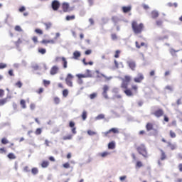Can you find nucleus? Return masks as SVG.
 I'll return each mask as SVG.
<instances>
[{
	"label": "nucleus",
	"mask_w": 182,
	"mask_h": 182,
	"mask_svg": "<svg viewBox=\"0 0 182 182\" xmlns=\"http://www.w3.org/2000/svg\"><path fill=\"white\" fill-rule=\"evenodd\" d=\"M41 43H43L44 45H46V43H51L52 45H55V40H43L41 41Z\"/></svg>",
	"instance_id": "dca6fc26"
},
{
	"label": "nucleus",
	"mask_w": 182,
	"mask_h": 182,
	"mask_svg": "<svg viewBox=\"0 0 182 182\" xmlns=\"http://www.w3.org/2000/svg\"><path fill=\"white\" fill-rule=\"evenodd\" d=\"M20 105L22 109H26V102L25 101V100H21L20 101Z\"/></svg>",
	"instance_id": "393cba45"
},
{
	"label": "nucleus",
	"mask_w": 182,
	"mask_h": 182,
	"mask_svg": "<svg viewBox=\"0 0 182 182\" xmlns=\"http://www.w3.org/2000/svg\"><path fill=\"white\" fill-rule=\"evenodd\" d=\"M61 60L63 62V68L64 69H68V60H66V58L62 57Z\"/></svg>",
	"instance_id": "ddd939ff"
},
{
	"label": "nucleus",
	"mask_w": 182,
	"mask_h": 182,
	"mask_svg": "<svg viewBox=\"0 0 182 182\" xmlns=\"http://www.w3.org/2000/svg\"><path fill=\"white\" fill-rule=\"evenodd\" d=\"M63 139V140H72V139H73V135L68 134L67 136H64Z\"/></svg>",
	"instance_id": "bb28decb"
},
{
	"label": "nucleus",
	"mask_w": 182,
	"mask_h": 182,
	"mask_svg": "<svg viewBox=\"0 0 182 182\" xmlns=\"http://www.w3.org/2000/svg\"><path fill=\"white\" fill-rule=\"evenodd\" d=\"M114 147H116V144H114V142L112 141L108 144V149L109 150L114 149Z\"/></svg>",
	"instance_id": "aec40b11"
},
{
	"label": "nucleus",
	"mask_w": 182,
	"mask_h": 182,
	"mask_svg": "<svg viewBox=\"0 0 182 182\" xmlns=\"http://www.w3.org/2000/svg\"><path fill=\"white\" fill-rule=\"evenodd\" d=\"M169 134H170V136L172 138V139H175V137L176 136V132H173V131H170L169 132Z\"/></svg>",
	"instance_id": "58836bf2"
},
{
	"label": "nucleus",
	"mask_w": 182,
	"mask_h": 182,
	"mask_svg": "<svg viewBox=\"0 0 182 182\" xmlns=\"http://www.w3.org/2000/svg\"><path fill=\"white\" fill-rule=\"evenodd\" d=\"M132 28L133 32L136 35H139V33H141V32H143V29H144V24H143V23H140L139 24L137 23V21H132Z\"/></svg>",
	"instance_id": "f257e3e1"
},
{
	"label": "nucleus",
	"mask_w": 182,
	"mask_h": 182,
	"mask_svg": "<svg viewBox=\"0 0 182 182\" xmlns=\"http://www.w3.org/2000/svg\"><path fill=\"white\" fill-rule=\"evenodd\" d=\"M120 53V50H117L116 51H115V55H114V58H119V54Z\"/></svg>",
	"instance_id": "bf43d9fd"
},
{
	"label": "nucleus",
	"mask_w": 182,
	"mask_h": 182,
	"mask_svg": "<svg viewBox=\"0 0 182 182\" xmlns=\"http://www.w3.org/2000/svg\"><path fill=\"white\" fill-rule=\"evenodd\" d=\"M114 63L116 69H119V63L117 62V60H114Z\"/></svg>",
	"instance_id": "e2e57ef3"
},
{
	"label": "nucleus",
	"mask_w": 182,
	"mask_h": 182,
	"mask_svg": "<svg viewBox=\"0 0 182 182\" xmlns=\"http://www.w3.org/2000/svg\"><path fill=\"white\" fill-rule=\"evenodd\" d=\"M65 19L66 21H73V19H75V16H67Z\"/></svg>",
	"instance_id": "79ce46f5"
},
{
	"label": "nucleus",
	"mask_w": 182,
	"mask_h": 182,
	"mask_svg": "<svg viewBox=\"0 0 182 182\" xmlns=\"http://www.w3.org/2000/svg\"><path fill=\"white\" fill-rule=\"evenodd\" d=\"M63 167H64V168H69V167H70V164L69 163H65L63 164Z\"/></svg>",
	"instance_id": "6e6d98bb"
},
{
	"label": "nucleus",
	"mask_w": 182,
	"mask_h": 182,
	"mask_svg": "<svg viewBox=\"0 0 182 182\" xmlns=\"http://www.w3.org/2000/svg\"><path fill=\"white\" fill-rule=\"evenodd\" d=\"M168 146H170L171 149L172 150H176V149H177V145L173 144L170 142H168Z\"/></svg>",
	"instance_id": "f704fd0d"
},
{
	"label": "nucleus",
	"mask_w": 182,
	"mask_h": 182,
	"mask_svg": "<svg viewBox=\"0 0 182 182\" xmlns=\"http://www.w3.org/2000/svg\"><path fill=\"white\" fill-rule=\"evenodd\" d=\"M127 64L128 65L130 70H135V69H136V62L134 60H128L127 61Z\"/></svg>",
	"instance_id": "0eeeda50"
},
{
	"label": "nucleus",
	"mask_w": 182,
	"mask_h": 182,
	"mask_svg": "<svg viewBox=\"0 0 182 182\" xmlns=\"http://www.w3.org/2000/svg\"><path fill=\"white\" fill-rule=\"evenodd\" d=\"M122 83L121 85V87L122 89H127V87L129 86V83H130V80H132V77L129 75H126L124 78L122 79Z\"/></svg>",
	"instance_id": "7ed1b4c3"
},
{
	"label": "nucleus",
	"mask_w": 182,
	"mask_h": 182,
	"mask_svg": "<svg viewBox=\"0 0 182 182\" xmlns=\"http://www.w3.org/2000/svg\"><path fill=\"white\" fill-rule=\"evenodd\" d=\"M98 156H100V157H102L103 159H105V157H107V156H110V152L104 151V152L98 154Z\"/></svg>",
	"instance_id": "2eb2a0df"
},
{
	"label": "nucleus",
	"mask_w": 182,
	"mask_h": 182,
	"mask_svg": "<svg viewBox=\"0 0 182 182\" xmlns=\"http://www.w3.org/2000/svg\"><path fill=\"white\" fill-rule=\"evenodd\" d=\"M156 23L157 26H161L163 25V21L158 20V21H156Z\"/></svg>",
	"instance_id": "8fccbe9b"
},
{
	"label": "nucleus",
	"mask_w": 182,
	"mask_h": 182,
	"mask_svg": "<svg viewBox=\"0 0 182 182\" xmlns=\"http://www.w3.org/2000/svg\"><path fill=\"white\" fill-rule=\"evenodd\" d=\"M102 90H103L102 96H104L105 99H109V96H107V90H109V86L104 85Z\"/></svg>",
	"instance_id": "9d476101"
},
{
	"label": "nucleus",
	"mask_w": 182,
	"mask_h": 182,
	"mask_svg": "<svg viewBox=\"0 0 182 182\" xmlns=\"http://www.w3.org/2000/svg\"><path fill=\"white\" fill-rule=\"evenodd\" d=\"M38 53H41V55H45V53H46V49H45V48H39L38 49Z\"/></svg>",
	"instance_id": "4c0bfd02"
},
{
	"label": "nucleus",
	"mask_w": 182,
	"mask_h": 182,
	"mask_svg": "<svg viewBox=\"0 0 182 182\" xmlns=\"http://www.w3.org/2000/svg\"><path fill=\"white\" fill-rule=\"evenodd\" d=\"M89 22L91 26L95 25V20H93V18H89Z\"/></svg>",
	"instance_id": "0e129e2a"
},
{
	"label": "nucleus",
	"mask_w": 182,
	"mask_h": 182,
	"mask_svg": "<svg viewBox=\"0 0 182 182\" xmlns=\"http://www.w3.org/2000/svg\"><path fill=\"white\" fill-rule=\"evenodd\" d=\"M31 173L33 174V176H36L39 173V171L38 170V168H33L31 169Z\"/></svg>",
	"instance_id": "c85d7f7f"
},
{
	"label": "nucleus",
	"mask_w": 182,
	"mask_h": 182,
	"mask_svg": "<svg viewBox=\"0 0 182 182\" xmlns=\"http://www.w3.org/2000/svg\"><path fill=\"white\" fill-rule=\"evenodd\" d=\"M54 103L55 105H59L60 103V99H59V97H54Z\"/></svg>",
	"instance_id": "e433bc0d"
},
{
	"label": "nucleus",
	"mask_w": 182,
	"mask_h": 182,
	"mask_svg": "<svg viewBox=\"0 0 182 182\" xmlns=\"http://www.w3.org/2000/svg\"><path fill=\"white\" fill-rule=\"evenodd\" d=\"M100 76H102V77H105V79H106V80H112V79H113V77H112V76L107 77L103 73H101Z\"/></svg>",
	"instance_id": "473e14b6"
},
{
	"label": "nucleus",
	"mask_w": 182,
	"mask_h": 182,
	"mask_svg": "<svg viewBox=\"0 0 182 182\" xmlns=\"http://www.w3.org/2000/svg\"><path fill=\"white\" fill-rule=\"evenodd\" d=\"M169 52H170L171 55H172V56H176V53L178 52V50H174L173 48H171L169 50Z\"/></svg>",
	"instance_id": "c9c22d12"
},
{
	"label": "nucleus",
	"mask_w": 182,
	"mask_h": 182,
	"mask_svg": "<svg viewBox=\"0 0 182 182\" xmlns=\"http://www.w3.org/2000/svg\"><path fill=\"white\" fill-rule=\"evenodd\" d=\"M73 75L70 73L67 75L65 78L66 85L69 86V87H73Z\"/></svg>",
	"instance_id": "20e7f679"
},
{
	"label": "nucleus",
	"mask_w": 182,
	"mask_h": 182,
	"mask_svg": "<svg viewBox=\"0 0 182 182\" xmlns=\"http://www.w3.org/2000/svg\"><path fill=\"white\" fill-rule=\"evenodd\" d=\"M62 8H63V12H70V9H69L70 5H69V3L68 2L63 3Z\"/></svg>",
	"instance_id": "1a4fd4ad"
},
{
	"label": "nucleus",
	"mask_w": 182,
	"mask_h": 182,
	"mask_svg": "<svg viewBox=\"0 0 182 182\" xmlns=\"http://www.w3.org/2000/svg\"><path fill=\"white\" fill-rule=\"evenodd\" d=\"M36 134L37 136H39V134H42V129L41 128H38L36 130Z\"/></svg>",
	"instance_id": "ea45409f"
},
{
	"label": "nucleus",
	"mask_w": 182,
	"mask_h": 182,
	"mask_svg": "<svg viewBox=\"0 0 182 182\" xmlns=\"http://www.w3.org/2000/svg\"><path fill=\"white\" fill-rule=\"evenodd\" d=\"M7 65L3 63H0V69H5L6 68Z\"/></svg>",
	"instance_id": "5fc2aeb1"
},
{
	"label": "nucleus",
	"mask_w": 182,
	"mask_h": 182,
	"mask_svg": "<svg viewBox=\"0 0 182 182\" xmlns=\"http://www.w3.org/2000/svg\"><path fill=\"white\" fill-rule=\"evenodd\" d=\"M111 38L112 41H116L117 39V35H116L115 33H112L111 35Z\"/></svg>",
	"instance_id": "de8ad7c7"
},
{
	"label": "nucleus",
	"mask_w": 182,
	"mask_h": 182,
	"mask_svg": "<svg viewBox=\"0 0 182 182\" xmlns=\"http://www.w3.org/2000/svg\"><path fill=\"white\" fill-rule=\"evenodd\" d=\"M8 159H9L10 160H15V159H16V156H15V154L14 153H9L7 155Z\"/></svg>",
	"instance_id": "412c9836"
},
{
	"label": "nucleus",
	"mask_w": 182,
	"mask_h": 182,
	"mask_svg": "<svg viewBox=\"0 0 182 182\" xmlns=\"http://www.w3.org/2000/svg\"><path fill=\"white\" fill-rule=\"evenodd\" d=\"M151 15L153 19H156V18H159V11L157 10L152 11Z\"/></svg>",
	"instance_id": "4468645a"
},
{
	"label": "nucleus",
	"mask_w": 182,
	"mask_h": 182,
	"mask_svg": "<svg viewBox=\"0 0 182 182\" xmlns=\"http://www.w3.org/2000/svg\"><path fill=\"white\" fill-rule=\"evenodd\" d=\"M90 53H92V50H87L85 52V55H90Z\"/></svg>",
	"instance_id": "774afa93"
},
{
	"label": "nucleus",
	"mask_w": 182,
	"mask_h": 182,
	"mask_svg": "<svg viewBox=\"0 0 182 182\" xmlns=\"http://www.w3.org/2000/svg\"><path fill=\"white\" fill-rule=\"evenodd\" d=\"M136 167H143V164L141 163V161H138L137 162H136Z\"/></svg>",
	"instance_id": "4d7b16f0"
},
{
	"label": "nucleus",
	"mask_w": 182,
	"mask_h": 182,
	"mask_svg": "<svg viewBox=\"0 0 182 182\" xmlns=\"http://www.w3.org/2000/svg\"><path fill=\"white\" fill-rule=\"evenodd\" d=\"M1 143H2V144H8V143H9V141H8V139H6V138H3L1 139Z\"/></svg>",
	"instance_id": "a18cd8bd"
},
{
	"label": "nucleus",
	"mask_w": 182,
	"mask_h": 182,
	"mask_svg": "<svg viewBox=\"0 0 182 182\" xmlns=\"http://www.w3.org/2000/svg\"><path fill=\"white\" fill-rule=\"evenodd\" d=\"M23 171H24L25 173H29V171H31V170L29 169V167H28V166H25V167L23 168Z\"/></svg>",
	"instance_id": "13d9d810"
},
{
	"label": "nucleus",
	"mask_w": 182,
	"mask_h": 182,
	"mask_svg": "<svg viewBox=\"0 0 182 182\" xmlns=\"http://www.w3.org/2000/svg\"><path fill=\"white\" fill-rule=\"evenodd\" d=\"M4 95H5V91L2 89H0V97H4Z\"/></svg>",
	"instance_id": "052dcab7"
},
{
	"label": "nucleus",
	"mask_w": 182,
	"mask_h": 182,
	"mask_svg": "<svg viewBox=\"0 0 182 182\" xmlns=\"http://www.w3.org/2000/svg\"><path fill=\"white\" fill-rule=\"evenodd\" d=\"M124 92L129 97L133 96V92H132V90L129 89L125 90Z\"/></svg>",
	"instance_id": "4be33fe9"
},
{
	"label": "nucleus",
	"mask_w": 182,
	"mask_h": 182,
	"mask_svg": "<svg viewBox=\"0 0 182 182\" xmlns=\"http://www.w3.org/2000/svg\"><path fill=\"white\" fill-rule=\"evenodd\" d=\"M15 31H16L17 32H22V28L19 26H16Z\"/></svg>",
	"instance_id": "3c124183"
},
{
	"label": "nucleus",
	"mask_w": 182,
	"mask_h": 182,
	"mask_svg": "<svg viewBox=\"0 0 182 182\" xmlns=\"http://www.w3.org/2000/svg\"><path fill=\"white\" fill-rule=\"evenodd\" d=\"M76 76L78 79H82V77H92V74H77Z\"/></svg>",
	"instance_id": "f8f14e48"
},
{
	"label": "nucleus",
	"mask_w": 182,
	"mask_h": 182,
	"mask_svg": "<svg viewBox=\"0 0 182 182\" xmlns=\"http://www.w3.org/2000/svg\"><path fill=\"white\" fill-rule=\"evenodd\" d=\"M102 119H105V114H100L95 117V120H102Z\"/></svg>",
	"instance_id": "7c9ffc66"
},
{
	"label": "nucleus",
	"mask_w": 182,
	"mask_h": 182,
	"mask_svg": "<svg viewBox=\"0 0 182 182\" xmlns=\"http://www.w3.org/2000/svg\"><path fill=\"white\" fill-rule=\"evenodd\" d=\"M87 133L89 136H95V135L97 134V133L96 132H94V131H92V130H88L87 132Z\"/></svg>",
	"instance_id": "72a5a7b5"
},
{
	"label": "nucleus",
	"mask_w": 182,
	"mask_h": 182,
	"mask_svg": "<svg viewBox=\"0 0 182 182\" xmlns=\"http://www.w3.org/2000/svg\"><path fill=\"white\" fill-rule=\"evenodd\" d=\"M111 132H112V133H114V134H119V129L112 128L111 129H109L108 132H106V134H109V133H110Z\"/></svg>",
	"instance_id": "f3484780"
},
{
	"label": "nucleus",
	"mask_w": 182,
	"mask_h": 182,
	"mask_svg": "<svg viewBox=\"0 0 182 182\" xmlns=\"http://www.w3.org/2000/svg\"><path fill=\"white\" fill-rule=\"evenodd\" d=\"M144 80V75H143L141 73H139L137 74V76L135 78H134V82H135V83H141V82H143Z\"/></svg>",
	"instance_id": "39448f33"
},
{
	"label": "nucleus",
	"mask_w": 182,
	"mask_h": 182,
	"mask_svg": "<svg viewBox=\"0 0 182 182\" xmlns=\"http://www.w3.org/2000/svg\"><path fill=\"white\" fill-rule=\"evenodd\" d=\"M122 11L124 14H127V12H130V11H132V6H123Z\"/></svg>",
	"instance_id": "a211bd4d"
},
{
	"label": "nucleus",
	"mask_w": 182,
	"mask_h": 182,
	"mask_svg": "<svg viewBox=\"0 0 182 182\" xmlns=\"http://www.w3.org/2000/svg\"><path fill=\"white\" fill-rule=\"evenodd\" d=\"M71 4H80L83 5V1L82 0H72Z\"/></svg>",
	"instance_id": "2f4dec72"
},
{
	"label": "nucleus",
	"mask_w": 182,
	"mask_h": 182,
	"mask_svg": "<svg viewBox=\"0 0 182 182\" xmlns=\"http://www.w3.org/2000/svg\"><path fill=\"white\" fill-rule=\"evenodd\" d=\"M96 96H97V94L95 93V92H94V93L90 95V98L91 100H93V99H95V98L96 97Z\"/></svg>",
	"instance_id": "09e8293b"
},
{
	"label": "nucleus",
	"mask_w": 182,
	"mask_h": 182,
	"mask_svg": "<svg viewBox=\"0 0 182 182\" xmlns=\"http://www.w3.org/2000/svg\"><path fill=\"white\" fill-rule=\"evenodd\" d=\"M46 29H49L52 26V23H45Z\"/></svg>",
	"instance_id": "680f3d73"
},
{
	"label": "nucleus",
	"mask_w": 182,
	"mask_h": 182,
	"mask_svg": "<svg viewBox=\"0 0 182 182\" xmlns=\"http://www.w3.org/2000/svg\"><path fill=\"white\" fill-rule=\"evenodd\" d=\"M137 151L139 154H141L143 157L147 159L149 156H147V150L146 149V146L144 144H141L139 146L137 147Z\"/></svg>",
	"instance_id": "f03ea898"
},
{
	"label": "nucleus",
	"mask_w": 182,
	"mask_h": 182,
	"mask_svg": "<svg viewBox=\"0 0 182 182\" xmlns=\"http://www.w3.org/2000/svg\"><path fill=\"white\" fill-rule=\"evenodd\" d=\"M16 85L17 86V87H19V89H21V87H22V82L18 81V82L16 83Z\"/></svg>",
	"instance_id": "864d4df0"
},
{
	"label": "nucleus",
	"mask_w": 182,
	"mask_h": 182,
	"mask_svg": "<svg viewBox=\"0 0 182 182\" xmlns=\"http://www.w3.org/2000/svg\"><path fill=\"white\" fill-rule=\"evenodd\" d=\"M68 95H69V91H68V90H64L63 91V96H64V97H66Z\"/></svg>",
	"instance_id": "49530a36"
},
{
	"label": "nucleus",
	"mask_w": 182,
	"mask_h": 182,
	"mask_svg": "<svg viewBox=\"0 0 182 182\" xmlns=\"http://www.w3.org/2000/svg\"><path fill=\"white\" fill-rule=\"evenodd\" d=\"M58 72H59V67L58 65H53L50 69V74L52 76H54V75H58Z\"/></svg>",
	"instance_id": "6e6552de"
},
{
	"label": "nucleus",
	"mask_w": 182,
	"mask_h": 182,
	"mask_svg": "<svg viewBox=\"0 0 182 182\" xmlns=\"http://www.w3.org/2000/svg\"><path fill=\"white\" fill-rule=\"evenodd\" d=\"M146 130L148 131V132H150V130H153V124H151V123H148L147 124H146Z\"/></svg>",
	"instance_id": "cd10ccee"
},
{
	"label": "nucleus",
	"mask_w": 182,
	"mask_h": 182,
	"mask_svg": "<svg viewBox=\"0 0 182 182\" xmlns=\"http://www.w3.org/2000/svg\"><path fill=\"white\" fill-rule=\"evenodd\" d=\"M35 107H36L35 104H31V105H30V109H31V110H35Z\"/></svg>",
	"instance_id": "338daca9"
},
{
	"label": "nucleus",
	"mask_w": 182,
	"mask_h": 182,
	"mask_svg": "<svg viewBox=\"0 0 182 182\" xmlns=\"http://www.w3.org/2000/svg\"><path fill=\"white\" fill-rule=\"evenodd\" d=\"M43 85L44 86H49V85H50V80H43Z\"/></svg>",
	"instance_id": "37998d69"
},
{
	"label": "nucleus",
	"mask_w": 182,
	"mask_h": 182,
	"mask_svg": "<svg viewBox=\"0 0 182 182\" xmlns=\"http://www.w3.org/2000/svg\"><path fill=\"white\" fill-rule=\"evenodd\" d=\"M82 120H86V119H87V112H86L85 110L82 112Z\"/></svg>",
	"instance_id": "c756f323"
},
{
	"label": "nucleus",
	"mask_w": 182,
	"mask_h": 182,
	"mask_svg": "<svg viewBox=\"0 0 182 182\" xmlns=\"http://www.w3.org/2000/svg\"><path fill=\"white\" fill-rule=\"evenodd\" d=\"M153 114L156 117H161V116H163V114H164V112L163 111V109H157L156 111H155Z\"/></svg>",
	"instance_id": "9b49d317"
},
{
	"label": "nucleus",
	"mask_w": 182,
	"mask_h": 182,
	"mask_svg": "<svg viewBox=\"0 0 182 182\" xmlns=\"http://www.w3.org/2000/svg\"><path fill=\"white\" fill-rule=\"evenodd\" d=\"M160 151H161V160H162V161L166 160V159L167 157L166 156V153H164L162 149H160Z\"/></svg>",
	"instance_id": "a878e982"
},
{
	"label": "nucleus",
	"mask_w": 182,
	"mask_h": 182,
	"mask_svg": "<svg viewBox=\"0 0 182 182\" xmlns=\"http://www.w3.org/2000/svg\"><path fill=\"white\" fill-rule=\"evenodd\" d=\"M112 22H114V25H116L119 22H120V18H119V17H117L116 16H114L112 17Z\"/></svg>",
	"instance_id": "6ab92c4d"
},
{
	"label": "nucleus",
	"mask_w": 182,
	"mask_h": 182,
	"mask_svg": "<svg viewBox=\"0 0 182 182\" xmlns=\"http://www.w3.org/2000/svg\"><path fill=\"white\" fill-rule=\"evenodd\" d=\"M73 58H74V59H77V58H80V52L75 51L73 53Z\"/></svg>",
	"instance_id": "b1692460"
},
{
	"label": "nucleus",
	"mask_w": 182,
	"mask_h": 182,
	"mask_svg": "<svg viewBox=\"0 0 182 182\" xmlns=\"http://www.w3.org/2000/svg\"><path fill=\"white\" fill-rule=\"evenodd\" d=\"M87 3L89 6H93V4H95V0H87Z\"/></svg>",
	"instance_id": "603ef678"
},
{
	"label": "nucleus",
	"mask_w": 182,
	"mask_h": 182,
	"mask_svg": "<svg viewBox=\"0 0 182 182\" xmlns=\"http://www.w3.org/2000/svg\"><path fill=\"white\" fill-rule=\"evenodd\" d=\"M113 93H119V88L114 87L112 90Z\"/></svg>",
	"instance_id": "69168bd1"
},
{
	"label": "nucleus",
	"mask_w": 182,
	"mask_h": 182,
	"mask_svg": "<svg viewBox=\"0 0 182 182\" xmlns=\"http://www.w3.org/2000/svg\"><path fill=\"white\" fill-rule=\"evenodd\" d=\"M35 32L36 33H38V35H43V31H42V30L39 29V28H36L35 30Z\"/></svg>",
	"instance_id": "c03bdc74"
},
{
	"label": "nucleus",
	"mask_w": 182,
	"mask_h": 182,
	"mask_svg": "<svg viewBox=\"0 0 182 182\" xmlns=\"http://www.w3.org/2000/svg\"><path fill=\"white\" fill-rule=\"evenodd\" d=\"M60 6V3L58 0H54L52 1L51 8L53 11H58Z\"/></svg>",
	"instance_id": "423d86ee"
},
{
	"label": "nucleus",
	"mask_w": 182,
	"mask_h": 182,
	"mask_svg": "<svg viewBox=\"0 0 182 182\" xmlns=\"http://www.w3.org/2000/svg\"><path fill=\"white\" fill-rule=\"evenodd\" d=\"M6 103V98L0 100V106H4Z\"/></svg>",
	"instance_id": "a19ab883"
},
{
	"label": "nucleus",
	"mask_w": 182,
	"mask_h": 182,
	"mask_svg": "<svg viewBox=\"0 0 182 182\" xmlns=\"http://www.w3.org/2000/svg\"><path fill=\"white\" fill-rule=\"evenodd\" d=\"M49 166V161H43L41 164V167L43 168H46Z\"/></svg>",
	"instance_id": "5701e85b"
}]
</instances>
